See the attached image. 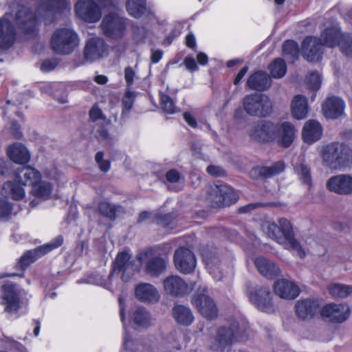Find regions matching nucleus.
Returning <instances> with one entry per match:
<instances>
[{
	"label": "nucleus",
	"mask_w": 352,
	"mask_h": 352,
	"mask_svg": "<svg viewBox=\"0 0 352 352\" xmlns=\"http://www.w3.org/2000/svg\"><path fill=\"white\" fill-rule=\"evenodd\" d=\"M12 134L16 139H20L22 138L23 133L20 130V128L17 123L14 122L11 126Z\"/></svg>",
	"instance_id": "69168bd1"
},
{
	"label": "nucleus",
	"mask_w": 352,
	"mask_h": 352,
	"mask_svg": "<svg viewBox=\"0 0 352 352\" xmlns=\"http://www.w3.org/2000/svg\"><path fill=\"white\" fill-rule=\"evenodd\" d=\"M130 258L131 256L127 252L119 253L115 260L113 270L107 280H104L99 274H94L88 277L87 282L113 291L114 288L112 286V283L114 281L116 275L118 276V274L122 272V279L126 282L135 272L136 269L133 263L129 262Z\"/></svg>",
	"instance_id": "39448f33"
},
{
	"label": "nucleus",
	"mask_w": 352,
	"mask_h": 352,
	"mask_svg": "<svg viewBox=\"0 0 352 352\" xmlns=\"http://www.w3.org/2000/svg\"><path fill=\"white\" fill-rule=\"evenodd\" d=\"M294 170L303 184L307 186L311 185V177L310 170L304 162H301L299 164H296L294 166Z\"/></svg>",
	"instance_id": "a18cd8bd"
},
{
	"label": "nucleus",
	"mask_w": 352,
	"mask_h": 352,
	"mask_svg": "<svg viewBox=\"0 0 352 352\" xmlns=\"http://www.w3.org/2000/svg\"><path fill=\"white\" fill-rule=\"evenodd\" d=\"M137 258L141 263H146V272L151 276H157L166 270V261L157 255L154 248H148L140 252Z\"/></svg>",
	"instance_id": "9d476101"
},
{
	"label": "nucleus",
	"mask_w": 352,
	"mask_h": 352,
	"mask_svg": "<svg viewBox=\"0 0 352 352\" xmlns=\"http://www.w3.org/2000/svg\"><path fill=\"white\" fill-rule=\"evenodd\" d=\"M243 107L249 115L259 117L267 116L272 111V104L268 97L259 94L245 96Z\"/></svg>",
	"instance_id": "1a4fd4ad"
},
{
	"label": "nucleus",
	"mask_w": 352,
	"mask_h": 352,
	"mask_svg": "<svg viewBox=\"0 0 352 352\" xmlns=\"http://www.w3.org/2000/svg\"><path fill=\"white\" fill-rule=\"evenodd\" d=\"M207 172L213 177H221L225 175L224 170L218 166L210 165L208 166Z\"/></svg>",
	"instance_id": "4d7b16f0"
},
{
	"label": "nucleus",
	"mask_w": 352,
	"mask_h": 352,
	"mask_svg": "<svg viewBox=\"0 0 352 352\" xmlns=\"http://www.w3.org/2000/svg\"><path fill=\"white\" fill-rule=\"evenodd\" d=\"M269 69L273 78H280L285 76L287 67L285 61L282 58H276L270 65Z\"/></svg>",
	"instance_id": "c03bdc74"
},
{
	"label": "nucleus",
	"mask_w": 352,
	"mask_h": 352,
	"mask_svg": "<svg viewBox=\"0 0 352 352\" xmlns=\"http://www.w3.org/2000/svg\"><path fill=\"white\" fill-rule=\"evenodd\" d=\"M292 116L296 120H302L307 116L309 107L307 98L302 95L296 96L291 103Z\"/></svg>",
	"instance_id": "473e14b6"
},
{
	"label": "nucleus",
	"mask_w": 352,
	"mask_h": 352,
	"mask_svg": "<svg viewBox=\"0 0 352 352\" xmlns=\"http://www.w3.org/2000/svg\"><path fill=\"white\" fill-rule=\"evenodd\" d=\"M184 118L185 121L188 124L189 126L191 127H196L197 126V122L195 118L191 115L190 113L185 112L184 113Z\"/></svg>",
	"instance_id": "0e129e2a"
},
{
	"label": "nucleus",
	"mask_w": 352,
	"mask_h": 352,
	"mask_svg": "<svg viewBox=\"0 0 352 352\" xmlns=\"http://www.w3.org/2000/svg\"><path fill=\"white\" fill-rule=\"evenodd\" d=\"M274 293L281 298L294 299L300 294L297 285L287 279H279L274 284Z\"/></svg>",
	"instance_id": "b1692460"
},
{
	"label": "nucleus",
	"mask_w": 352,
	"mask_h": 352,
	"mask_svg": "<svg viewBox=\"0 0 352 352\" xmlns=\"http://www.w3.org/2000/svg\"><path fill=\"white\" fill-rule=\"evenodd\" d=\"M98 138L104 146L110 145L113 142L112 138L110 137L107 131L104 129L98 131Z\"/></svg>",
	"instance_id": "6e6d98bb"
},
{
	"label": "nucleus",
	"mask_w": 352,
	"mask_h": 352,
	"mask_svg": "<svg viewBox=\"0 0 352 352\" xmlns=\"http://www.w3.org/2000/svg\"><path fill=\"white\" fill-rule=\"evenodd\" d=\"M328 291L335 298H344L352 296V286L351 285L331 283L328 286Z\"/></svg>",
	"instance_id": "4c0bfd02"
},
{
	"label": "nucleus",
	"mask_w": 352,
	"mask_h": 352,
	"mask_svg": "<svg viewBox=\"0 0 352 352\" xmlns=\"http://www.w3.org/2000/svg\"><path fill=\"white\" fill-rule=\"evenodd\" d=\"M248 67L247 66L243 67L239 72V73L237 74V75L236 76L235 78H234V85H238L241 80L243 79V78L245 76V75L246 74V73L248 72Z\"/></svg>",
	"instance_id": "338daca9"
},
{
	"label": "nucleus",
	"mask_w": 352,
	"mask_h": 352,
	"mask_svg": "<svg viewBox=\"0 0 352 352\" xmlns=\"http://www.w3.org/2000/svg\"><path fill=\"white\" fill-rule=\"evenodd\" d=\"M296 135L294 126L289 122H283L280 126L277 125L276 138L279 146L289 147Z\"/></svg>",
	"instance_id": "bb28decb"
},
{
	"label": "nucleus",
	"mask_w": 352,
	"mask_h": 352,
	"mask_svg": "<svg viewBox=\"0 0 352 352\" xmlns=\"http://www.w3.org/2000/svg\"><path fill=\"white\" fill-rule=\"evenodd\" d=\"M43 175L45 177L49 178L51 180H58V173L56 169H46L43 172Z\"/></svg>",
	"instance_id": "052dcab7"
},
{
	"label": "nucleus",
	"mask_w": 352,
	"mask_h": 352,
	"mask_svg": "<svg viewBox=\"0 0 352 352\" xmlns=\"http://www.w3.org/2000/svg\"><path fill=\"white\" fill-rule=\"evenodd\" d=\"M52 50L56 54H71L79 45L77 34L70 28L57 29L50 41Z\"/></svg>",
	"instance_id": "6e6552de"
},
{
	"label": "nucleus",
	"mask_w": 352,
	"mask_h": 352,
	"mask_svg": "<svg viewBox=\"0 0 352 352\" xmlns=\"http://www.w3.org/2000/svg\"><path fill=\"white\" fill-rule=\"evenodd\" d=\"M155 221L156 223L168 229L171 230L174 228L175 223L174 220L172 218L170 214L161 215V214H155Z\"/></svg>",
	"instance_id": "de8ad7c7"
},
{
	"label": "nucleus",
	"mask_w": 352,
	"mask_h": 352,
	"mask_svg": "<svg viewBox=\"0 0 352 352\" xmlns=\"http://www.w3.org/2000/svg\"><path fill=\"white\" fill-rule=\"evenodd\" d=\"M104 153L102 151H99L96 153L95 160L96 163L98 164L100 170L103 172H107L110 168V162L108 160H105L103 159Z\"/></svg>",
	"instance_id": "603ef678"
},
{
	"label": "nucleus",
	"mask_w": 352,
	"mask_h": 352,
	"mask_svg": "<svg viewBox=\"0 0 352 352\" xmlns=\"http://www.w3.org/2000/svg\"><path fill=\"white\" fill-rule=\"evenodd\" d=\"M135 77V72L132 67H126L124 69V79L126 80L128 89H130V87L133 85Z\"/></svg>",
	"instance_id": "864d4df0"
},
{
	"label": "nucleus",
	"mask_w": 352,
	"mask_h": 352,
	"mask_svg": "<svg viewBox=\"0 0 352 352\" xmlns=\"http://www.w3.org/2000/svg\"><path fill=\"white\" fill-rule=\"evenodd\" d=\"M135 97V93L131 91L130 89H127V91L122 98L123 111H129L132 108Z\"/></svg>",
	"instance_id": "3c124183"
},
{
	"label": "nucleus",
	"mask_w": 352,
	"mask_h": 352,
	"mask_svg": "<svg viewBox=\"0 0 352 352\" xmlns=\"http://www.w3.org/2000/svg\"><path fill=\"white\" fill-rule=\"evenodd\" d=\"M318 308L317 301L306 299L298 300L296 305V313L298 318L303 320L311 318L316 313Z\"/></svg>",
	"instance_id": "7c9ffc66"
},
{
	"label": "nucleus",
	"mask_w": 352,
	"mask_h": 352,
	"mask_svg": "<svg viewBox=\"0 0 352 352\" xmlns=\"http://www.w3.org/2000/svg\"><path fill=\"white\" fill-rule=\"evenodd\" d=\"M75 11L80 19L88 23L97 22L102 16L100 7L93 0H78Z\"/></svg>",
	"instance_id": "f3484780"
},
{
	"label": "nucleus",
	"mask_w": 352,
	"mask_h": 352,
	"mask_svg": "<svg viewBox=\"0 0 352 352\" xmlns=\"http://www.w3.org/2000/svg\"><path fill=\"white\" fill-rule=\"evenodd\" d=\"M351 310L346 304H328L321 311V316L326 320L341 323L344 322L349 317Z\"/></svg>",
	"instance_id": "a211bd4d"
},
{
	"label": "nucleus",
	"mask_w": 352,
	"mask_h": 352,
	"mask_svg": "<svg viewBox=\"0 0 352 352\" xmlns=\"http://www.w3.org/2000/svg\"><path fill=\"white\" fill-rule=\"evenodd\" d=\"M344 102L339 97L328 98L322 104V113L327 118L336 119L344 111Z\"/></svg>",
	"instance_id": "a878e982"
},
{
	"label": "nucleus",
	"mask_w": 352,
	"mask_h": 352,
	"mask_svg": "<svg viewBox=\"0 0 352 352\" xmlns=\"http://www.w3.org/2000/svg\"><path fill=\"white\" fill-rule=\"evenodd\" d=\"M135 298L140 302L153 304L159 301L160 294L157 288L150 283H142L135 289Z\"/></svg>",
	"instance_id": "5701e85b"
},
{
	"label": "nucleus",
	"mask_w": 352,
	"mask_h": 352,
	"mask_svg": "<svg viewBox=\"0 0 352 352\" xmlns=\"http://www.w3.org/2000/svg\"><path fill=\"white\" fill-rule=\"evenodd\" d=\"M271 80L266 73L258 71L252 74L248 79L247 85L253 90L263 91L270 87Z\"/></svg>",
	"instance_id": "2f4dec72"
},
{
	"label": "nucleus",
	"mask_w": 352,
	"mask_h": 352,
	"mask_svg": "<svg viewBox=\"0 0 352 352\" xmlns=\"http://www.w3.org/2000/svg\"><path fill=\"white\" fill-rule=\"evenodd\" d=\"M340 45L344 53H352V36L342 32L338 25L327 28L321 33L320 38L306 37L302 44L303 57L308 61H316L321 58L324 46L333 47Z\"/></svg>",
	"instance_id": "f03ea898"
},
{
	"label": "nucleus",
	"mask_w": 352,
	"mask_h": 352,
	"mask_svg": "<svg viewBox=\"0 0 352 352\" xmlns=\"http://www.w3.org/2000/svg\"><path fill=\"white\" fill-rule=\"evenodd\" d=\"M162 56V52L161 50H153L151 54V60L153 63H158Z\"/></svg>",
	"instance_id": "774afa93"
},
{
	"label": "nucleus",
	"mask_w": 352,
	"mask_h": 352,
	"mask_svg": "<svg viewBox=\"0 0 352 352\" xmlns=\"http://www.w3.org/2000/svg\"><path fill=\"white\" fill-rule=\"evenodd\" d=\"M131 320L140 328H148L152 324L151 316L143 307H135L131 311Z\"/></svg>",
	"instance_id": "72a5a7b5"
},
{
	"label": "nucleus",
	"mask_w": 352,
	"mask_h": 352,
	"mask_svg": "<svg viewBox=\"0 0 352 352\" xmlns=\"http://www.w3.org/2000/svg\"><path fill=\"white\" fill-rule=\"evenodd\" d=\"M161 105L164 111L168 113H174L176 112V107L175 106L173 101L167 95H162Z\"/></svg>",
	"instance_id": "8fccbe9b"
},
{
	"label": "nucleus",
	"mask_w": 352,
	"mask_h": 352,
	"mask_svg": "<svg viewBox=\"0 0 352 352\" xmlns=\"http://www.w3.org/2000/svg\"><path fill=\"white\" fill-rule=\"evenodd\" d=\"M250 301L254 304L260 311L266 313H273L275 311L272 300V295L270 289L266 287H258L248 293Z\"/></svg>",
	"instance_id": "2eb2a0df"
},
{
	"label": "nucleus",
	"mask_w": 352,
	"mask_h": 352,
	"mask_svg": "<svg viewBox=\"0 0 352 352\" xmlns=\"http://www.w3.org/2000/svg\"><path fill=\"white\" fill-rule=\"evenodd\" d=\"M63 242V237L58 236L48 243L28 251L20 258L17 266L22 270H25L41 256L60 246Z\"/></svg>",
	"instance_id": "f8f14e48"
},
{
	"label": "nucleus",
	"mask_w": 352,
	"mask_h": 352,
	"mask_svg": "<svg viewBox=\"0 0 352 352\" xmlns=\"http://www.w3.org/2000/svg\"><path fill=\"white\" fill-rule=\"evenodd\" d=\"M285 169V164L283 162H277L270 166L256 167L250 171L251 177H254L259 174L264 177H270L274 176L283 172Z\"/></svg>",
	"instance_id": "f704fd0d"
},
{
	"label": "nucleus",
	"mask_w": 352,
	"mask_h": 352,
	"mask_svg": "<svg viewBox=\"0 0 352 352\" xmlns=\"http://www.w3.org/2000/svg\"><path fill=\"white\" fill-rule=\"evenodd\" d=\"M277 125L270 121H261L254 124L248 131L249 135L261 142H270L276 138Z\"/></svg>",
	"instance_id": "dca6fc26"
},
{
	"label": "nucleus",
	"mask_w": 352,
	"mask_h": 352,
	"mask_svg": "<svg viewBox=\"0 0 352 352\" xmlns=\"http://www.w3.org/2000/svg\"><path fill=\"white\" fill-rule=\"evenodd\" d=\"M90 120L92 122H98L99 124L106 122V118L103 115L100 109L97 105H94L89 111Z\"/></svg>",
	"instance_id": "09e8293b"
},
{
	"label": "nucleus",
	"mask_w": 352,
	"mask_h": 352,
	"mask_svg": "<svg viewBox=\"0 0 352 352\" xmlns=\"http://www.w3.org/2000/svg\"><path fill=\"white\" fill-rule=\"evenodd\" d=\"M7 154L10 160L18 164H25L30 162V152L22 143L16 142L7 148Z\"/></svg>",
	"instance_id": "cd10ccee"
},
{
	"label": "nucleus",
	"mask_w": 352,
	"mask_h": 352,
	"mask_svg": "<svg viewBox=\"0 0 352 352\" xmlns=\"http://www.w3.org/2000/svg\"><path fill=\"white\" fill-rule=\"evenodd\" d=\"M261 228L265 234L285 249L291 250L301 258L305 256V250L295 237L292 225L287 219L280 218L278 220V225L272 221H265Z\"/></svg>",
	"instance_id": "7ed1b4c3"
},
{
	"label": "nucleus",
	"mask_w": 352,
	"mask_h": 352,
	"mask_svg": "<svg viewBox=\"0 0 352 352\" xmlns=\"http://www.w3.org/2000/svg\"><path fill=\"white\" fill-rule=\"evenodd\" d=\"M126 7L131 16L140 17L146 10V0H128Z\"/></svg>",
	"instance_id": "ea45409f"
},
{
	"label": "nucleus",
	"mask_w": 352,
	"mask_h": 352,
	"mask_svg": "<svg viewBox=\"0 0 352 352\" xmlns=\"http://www.w3.org/2000/svg\"><path fill=\"white\" fill-rule=\"evenodd\" d=\"M13 177L14 181L3 184L1 194L9 195L15 200H21L25 196L24 186L30 185L32 187L41 179V175L36 168L27 166L15 170Z\"/></svg>",
	"instance_id": "20e7f679"
},
{
	"label": "nucleus",
	"mask_w": 352,
	"mask_h": 352,
	"mask_svg": "<svg viewBox=\"0 0 352 352\" xmlns=\"http://www.w3.org/2000/svg\"><path fill=\"white\" fill-rule=\"evenodd\" d=\"M207 287H200L192 298V302L205 318L213 319L217 316V308L214 301L206 295Z\"/></svg>",
	"instance_id": "9b49d317"
},
{
	"label": "nucleus",
	"mask_w": 352,
	"mask_h": 352,
	"mask_svg": "<svg viewBox=\"0 0 352 352\" xmlns=\"http://www.w3.org/2000/svg\"><path fill=\"white\" fill-rule=\"evenodd\" d=\"M245 333V329H241L238 322L232 324L231 328H219L217 336L211 339L210 348L214 351L223 352L232 342L244 340Z\"/></svg>",
	"instance_id": "0eeeda50"
},
{
	"label": "nucleus",
	"mask_w": 352,
	"mask_h": 352,
	"mask_svg": "<svg viewBox=\"0 0 352 352\" xmlns=\"http://www.w3.org/2000/svg\"><path fill=\"white\" fill-rule=\"evenodd\" d=\"M108 53V46L104 41L98 37L90 38L86 43L84 55L88 61L97 60Z\"/></svg>",
	"instance_id": "412c9836"
},
{
	"label": "nucleus",
	"mask_w": 352,
	"mask_h": 352,
	"mask_svg": "<svg viewBox=\"0 0 352 352\" xmlns=\"http://www.w3.org/2000/svg\"><path fill=\"white\" fill-rule=\"evenodd\" d=\"M12 207L6 199L0 198V217H7L11 213Z\"/></svg>",
	"instance_id": "5fc2aeb1"
},
{
	"label": "nucleus",
	"mask_w": 352,
	"mask_h": 352,
	"mask_svg": "<svg viewBox=\"0 0 352 352\" xmlns=\"http://www.w3.org/2000/svg\"><path fill=\"white\" fill-rule=\"evenodd\" d=\"M283 56L291 62H294L298 58L299 50L298 44L294 41L288 40L283 45Z\"/></svg>",
	"instance_id": "79ce46f5"
},
{
	"label": "nucleus",
	"mask_w": 352,
	"mask_h": 352,
	"mask_svg": "<svg viewBox=\"0 0 352 352\" xmlns=\"http://www.w3.org/2000/svg\"><path fill=\"white\" fill-rule=\"evenodd\" d=\"M57 63L54 60H46L42 63L41 69L43 72H48L54 69Z\"/></svg>",
	"instance_id": "bf43d9fd"
},
{
	"label": "nucleus",
	"mask_w": 352,
	"mask_h": 352,
	"mask_svg": "<svg viewBox=\"0 0 352 352\" xmlns=\"http://www.w3.org/2000/svg\"><path fill=\"white\" fill-rule=\"evenodd\" d=\"M173 316L177 322L185 326L190 325L194 319L190 309L183 305H175L173 308Z\"/></svg>",
	"instance_id": "e433bc0d"
},
{
	"label": "nucleus",
	"mask_w": 352,
	"mask_h": 352,
	"mask_svg": "<svg viewBox=\"0 0 352 352\" xmlns=\"http://www.w3.org/2000/svg\"><path fill=\"white\" fill-rule=\"evenodd\" d=\"M38 3L37 14H35L23 6L15 2L9 3L10 11L0 18L1 49L12 46L16 40V28L25 34H33L37 31L41 19L51 21L55 14L70 9L68 0H38Z\"/></svg>",
	"instance_id": "f257e3e1"
},
{
	"label": "nucleus",
	"mask_w": 352,
	"mask_h": 352,
	"mask_svg": "<svg viewBox=\"0 0 352 352\" xmlns=\"http://www.w3.org/2000/svg\"><path fill=\"white\" fill-rule=\"evenodd\" d=\"M173 260L176 269L184 274L192 272L197 263L192 252L184 248H180L175 251Z\"/></svg>",
	"instance_id": "aec40b11"
},
{
	"label": "nucleus",
	"mask_w": 352,
	"mask_h": 352,
	"mask_svg": "<svg viewBox=\"0 0 352 352\" xmlns=\"http://www.w3.org/2000/svg\"><path fill=\"white\" fill-rule=\"evenodd\" d=\"M103 33L108 37L117 38L121 37L126 28V19L118 14H109L102 21Z\"/></svg>",
	"instance_id": "4468645a"
},
{
	"label": "nucleus",
	"mask_w": 352,
	"mask_h": 352,
	"mask_svg": "<svg viewBox=\"0 0 352 352\" xmlns=\"http://www.w3.org/2000/svg\"><path fill=\"white\" fill-rule=\"evenodd\" d=\"M322 133L321 124L315 120H309L303 126L302 138L305 142L312 144L320 138Z\"/></svg>",
	"instance_id": "c85d7f7f"
},
{
	"label": "nucleus",
	"mask_w": 352,
	"mask_h": 352,
	"mask_svg": "<svg viewBox=\"0 0 352 352\" xmlns=\"http://www.w3.org/2000/svg\"><path fill=\"white\" fill-rule=\"evenodd\" d=\"M321 82V76L317 72H311L306 77L305 84L307 89L314 92V94L311 96V100L315 98L316 92L320 88Z\"/></svg>",
	"instance_id": "37998d69"
},
{
	"label": "nucleus",
	"mask_w": 352,
	"mask_h": 352,
	"mask_svg": "<svg viewBox=\"0 0 352 352\" xmlns=\"http://www.w3.org/2000/svg\"><path fill=\"white\" fill-rule=\"evenodd\" d=\"M53 186L51 182L42 181L41 179L32 187L30 193L38 199L46 200L50 198Z\"/></svg>",
	"instance_id": "c9c22d12"
},
{
	"label": "nucleus",
	"mask_w": 352,
	"mask_h": 352,
	"mask_svg": "<svg viewBox=\"0 0 352 352\" xmlns=\"http://www.w3.org/2000/svg\"><path fill=\"white\" fill-rule=\"evenodd\" d=\"M166 179L170 182H176L179 179V173L175 170H170L166 173Z\"/></svg>",
	"instance_id": "e2e57ef3"
},
{
	"label": "nucleus",
	"mask_w": 352,
	"mask_h": 352,
	"mask_svg": "<svg viewBox=\"0 0 352 352\" xmlns=\"http://www.w3.org/2000/svg\"><path fill=\"white\" fill-rule=\"evenodd\" d=\"M322 157L327 166L342 169L352 165V149L346 144L333 142L324 146Z\"/></svg>",
	"instance_id": "423d86ee"
},
{
	"label": "nucleus",
	"mask_w": 352,
	"mask_h": 352,
	"mask_svg": "<svg viewBox=\"0 0 352 352\" xmlns=\"http://www.w3.org/2000/svg\"><path fill=\"white\" fill-rule=\"evenodd\" d=\"M254 264L259 273L267 278L272 279L280 273L278 266L266 258H256Z\"/></svg>",
	"instance_id": "c756f323"
},
{
	"label": "nucleus",
	"mask_w": 352,
	"mask_h": 352,
	"mask_svg": "<svg viewBox=\"0 0 352 352\" xmlns=\"http://www.w3.org/2000/svg\"><path fill=\"white\" fill-rule=\"evenodd\" d=\"M211 198L215 206H229L238 200V194L227 185H215L212 188Z\"/></svg>",
	"instance_id": "6ab92c4d"
},
{
	"label": "nucleus",
	"mask_w": 352,
	"mask_h": 352,
	"mask_svg": "<svg viewBox=\"0 0 352 352\" xmlns=\"http://www.w3.org/2000/svg\"><path fill=\"white\" fill-rule=\"evenodd\" d=\"M20 289L14 284L7 283L1 287V304L9 313H16L21 307Z\"/></svg>",
	"instance_id": "ddd939ff"
},
{
	"label": "nucleus",
	"mask_w": 352,
	"mask_h": 352,
	"mask_svg": "<svg viewBox=\"0 0 352 352\" xmlns=\"http://www.w3.org/2000/svg\"><path fill=\"white\" fill-rule=\"evenodd\" d=\"M201 255L203 261L205 263L206 268L208 269L209 273L212 274L214 278H215L216 280H221V275L218 276L215 272L217 258L214 256V255L207 250H203L201 252Z\"/></svg>",
	"instance_id": "a19ab883"
},
{
	"label": "nucleus",
	"mask_w": 352,
	"mask_h": 352,
	"mask_svg": "<svg viewBox=\"0 0 352 352\" xmlns=\"http://www.w3.org/2000/svg\"><path fill=\"white\" fill-rule=\"evenodd\" d=\"M181 337V333L179 331L174 330L167 334L163 340V346L165 349H168L170 352L173 350H179L182 346L179 342Z\"/></svg>",
	"instance_id": "58836bf2"
},
{
	"label": "nucleus",
	"mask_w": 352,
	"mask_h": 352,
	"mask_svg": "<svg viewBox=\"0 0 352 352\" xmlns=\"http://www.w3.org/2000/svg\"><path fill=\"white\" fill-rule=\"evenodd\" d=\"M98 209L100 212L107 217L110 219H114L116 217L117 207L110 204L107 201L101 202L99 204Z\"/></svg>",
	"instance_id": "49530a36"
},
{
	"label": "nucleus",
	"mask_w": 352,
	"mask_h": 352,
	"mask_svg": "<svg viewBox=\"0 0 352 352\" xmlns=\"http://www.w3.org/2000/svg\"><path fill=\"white\" fill-rule=\"evenodd\" d=\"M326 186L330 191L340 195L352 194V177L349 175L333 176L327 180Z\"/></svg>",
	"instance_id": "4be33fe9"
},
{
	"label": "nucleus",
	"mask_w": 352,
	"mask_h": 352,
	"mask_svg": "<svg viewBox=\"0 0 352 352\" xmlns=\"http://www.w3.org/2000/svg\"><path fill=\"white\" fill-rule=\"evenodd\" d=\"M163 285L166 293L174 296H181L188 292L186 283L179 276H168L164 280Z\"/></svg>",
	"instance_id": "393cba45"
},
{
	"label": "nucleus",
	"mask_w": 352,
	"mask_h": 352,
	"mask_svg": "<svg viewBox=\"0 0 352 352\" xmlns=\"http://www.w3.org/2000/svg\"><path fill=\"white\" fill-rule=\"evenodd\" d=\"M184 64L185 67L191 72L197 71L198 69L197 63L192 57H186L184 60Z\"/></svg>",
	"instance_id": "13d9d810"
},
{
	"label": "nucleus",
	"mask_w": 352,
	"mask_h": 352,
	"mask_svg": "<svg viewBox=\"0 0 352 352\" xmlns=\"http://www.w3.org/2000/svg\"><path fill=\"white\" fill-rule=\"evenodd\" d=\"M261 206H262V204H259V203L250 204L245 206L241 207L239 209V212L241 213H247V212H250L251 210H254L255 208H256L257 207Z\"/></svg>",
	"instance_id": "680f3d73"
}]
</instances>
